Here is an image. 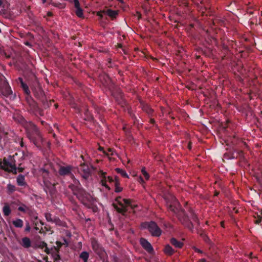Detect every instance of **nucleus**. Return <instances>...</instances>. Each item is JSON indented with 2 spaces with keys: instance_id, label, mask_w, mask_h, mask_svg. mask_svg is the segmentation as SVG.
Wrapping results in <instances>:
<instances>
[{
  "instance_id": "nucleus-1",
  "label": "nucleus",
  "mask_w": 262,
  "mask_h": 262,
  "mask_svg": "<svg viewBox=\"0 0 262 262\" xmlns=\"http://www.w3.org/2000/svg\"><path fill=\"white\" fill-rule=\"evenodd\" d=\"M168 210L174 214L177 215L178 217L182 222L190 230H192L193 225L190 221L189 216L185 211L181 208L180 203L174 196H171V201L167 202Z\"/></svg>"
},
{
  "instance_id": "nucleus-2",
  "label": "nucleus",
  "mask_w": 262,
  "mask_h": 262,
  "mask_svg": "<svg viewBox=\"0 0 262 262\" xmlns=\"http://www.w3.org/2000/svg\"><path fill=\"white\" fill-rule=\"evenodd\" d=\"M25 127L28 139L37 148L41 149L46 143V141L42 138L38 128L32 122L27 123Z\"/></svg>"
},
{
  "instance_id": "nucleus-3",
  "label": "nucleus",
  "mask_w": 262,
  "mask_h": 262,
  "mask_svg": "<svg viewBox=\"0 0 262 262\" xmlns=\"http://www.w3.org/2000/svg\"><path fill=\"white\" fill-rule=\"evenodd\" d=\"M73 184H70L68 187L72 191L73 194L84 206L90 207L92 201V197L81 186L79 181L76 179L73 180Z\"/></svg>"
},
{
  "instance_id": "nucleus-4",
  "label": "nucleus",
  "mask_w": 262,
  "mask_h": 262,
  "mask_svg": "<svg viewBox=\"0 0 262 262\" xmlns=\"http://www.w3.org/2000/svg\"><path fill=\"white\" fill-rule=\"evenodd\" d=\"M141 227L143 229H147L152 236L159 237L161 234L162 231L155 222L142 223Z\"/></svg>"
},
{
  "instance_id": "nucleus-5",
  "label": "nucleus",
  "mask_w": 262,
  "mask_h": 262,
  "mask_svg": "<svg viewBox=\"0 0 262 262\" xmlns=\"http://www.w3.org/2000/svg\"><path fill=\"white\" fill-rule=\"evenodd\" d=\"M33 94L37 99L41 101L45 108L49 107L51 104V102H48L46 99L44 92L40 87L35 88L33 90Z\"/></svg>"
},
{
  "instance_id": "nucleus-6",
  "label": "nucleus",
  "mask_w": 262,
  "mask_h": 262,
  "mask_svg": "<svg viewBox=\"0 0 262 262\" xmlns=\"http://www.w3.org/2000/svg\"><path fill=\"white\" fill-rule=\"evenodd\" d=\"M0 90L4 96L9 97L12 95L11 88L5 79L0 80Z\"/></svg>"
},
{
  "instance_id": "nucleus-7",
  "label": "nucleus",
  "mask_w": 262,
  "mask_h": 262,
  "mask_svg": "<svg viewBox=\"0 0 262 262\" xmlns=\"http://www.w3.org/2000/svg\"><path fill=\"white\" fill-rule=\"evenodd\" d=\"M95 168L93 166H89L85 163L81 164L79 167L80 174L82 177L85 180L88 179L91 175L92 169H94Z\"/></svg>"
},
{
  "instance_id": "nucleus-8",
  "label": "nucleus",
  "mask_w": 262,
  "mask_h": 262,
  "mask_svg": "<svg viewBox=\"0 0 262 262\" xmlns=\"http://www.w3.org/2000/svg\"><path fill=\"white\" fill-rule=\"evenodd\" d=\"M98 173L100 177L101 178V185L104 186L106 189L108 190H111L110 187L106 184L107 181H108L110 183L114 182V179L112 177L110 176L106 177V172H104L102 170H99L98 172Z\"/></svg>"
},
{
  "instance_id": "nucleus-9",
  "label": "nucleus",
  "mask_w": 262,
  "mask_h": 262,
  "mask_svg": "<svg viewBox=\"0 0 262 262\" xmlns=\"http://www.w3.org/2000/svg\"><path fill=\"white\" fill-rule=\"evenodd\" d=\"M1 167L6 171L16 173L17 168L15 164L8 161L6 158L4 159L3 164H1Z\"/></svg>"
},
{
  "instance_id": "nucleus-10",
  "label": "nucleus",
  "mask_w": 262,
  "mask_h": 262,
  "mask_svg": "<svg viewBox=\"0 0 262 262\" xmlns=\"http://www.w3.org/2000/svg\"><path fill=\"white\" fill-rule=\"evenodd\" d=\"M121 199V196H118L115 199V201L120 206V207H119L117 204L115 203L113 204V206L118 213H121L122 215L125 216L127 211V209L126 207L122 203Z\"/></svg>"
},
{
  "instance_id": "nucleus-11",
  "label": "nucleus",
  "mask_w": 262,
  "mask_h": 262,
  "mask_svg": "<svg viewBox=\"0 0 262 262\" xmlns=\"http://www.w3.org/2000/svg\"><path fill=\"white\" fill-rule=\"evenodd\" d=\"M91 245L93 250L101 258L105 255V252L103 248L100 246L96 239H93L91 241Z\"/></svg>"
},
{
  "instance_id": "nucleus-12",
  "label": "nucleus",
  "mask_w": 262,
  "mask_h": 262,
  "mask_svg": "<svg viewBox=\"0 0 262 262\" xmlns=\"http://www.w3.org/2000/svg\"><path fill=\"white\" fill-rule=\"evenodd\" d=\"M28 110L30 113L35 115L39 114L40 116H43V110L38 107L37 103L35 101L28 104Z\"/></svg>"
},
{
  "instance_id": "nucleus-13",
  "label": "nucleus",
  "mask_w": 262,
  "mask_h": 262,
  "mask_svg": "<svg viewBox=\"0 0 262 262\" xmlns=\"http://www.w3.org/2000/svg\"><path fill=\"white\" fill-rule=\"evenodd\" d=\"M140 243L144 249L148 253L150 254L154 253V248L151 244L147 239L142 237L140 239Z\"/></svg>"
},
{
  "instance_id": "nucleus-14",
  "label": "nucleus",
  "mask_w": 262,
  "mask_h": 262,
  "mask_svg": "<svg viewBox=\"0 0 262 262\" xmlns=\"http://www.w3.org/2000/svg\"><path fill=\"white\" fill-rule=\"evenodd\" d=\"M139 102L142 110L146 113L149 117H152L154 113L153 109L142 99H139Z\"/></svg>"
},
{
  "instance_id": "nucleus-15",
  "label": "nucleus",
  "mask_w": 262,
  "mask_h": 262,
  "mask_svg": "<svg viewBox=\"0 0 262 262\" xmlns=\"http://www.w3.org/2000/svg\"><path fill=\"white\" fill-rule=\"evenodd\" d=\"M71 167L68 166H61L59 169V174L61 176H67L71 174Z\"/></svg>"
},
{
  "instance_id": "nucleus-16",
  "label": "nucleus",
  "mask_w": 262,
  "mask_h": 262,
  "mask_svg": "<svg viewBox=\"0 0 262 262\" xmlns=\"http://www.w3.org/2000/svg\"><path fill=\"white\" fill-rule=\"evenodd\" d=\"M103 12L104 14H107L112 20L115 19L118 15V10H113L111 9H107L106 10H103Z\"/></svg>"
},
{
  "instance_id": "nucleus-17",
  "label": "nucleus",
  "mask_w": 262,
  "mask_h": 262,
  "mask_svg": "<svg viewBox=\"0 0 262 262\" xmlns=\"http://www.w3.org/2000/svg\"><path fill=\"white\" fill-rule=\"evenodd\" d=\"M17 82L18 84H20V86L23 89L25 94H30V91L28 86L24 82L23 79L21 77H19L17 80Z\"/></svg>"
},
{
  "instance_id": "nucleus-18",
  "label": "nucleus",
  "mask_w": 262,
  "mask_h": 262,
  "mask_svg": "<svg viewBox=\"0 0 262 262\" xmlns=\"http://www.w3.org/2000/svg\"><path fill=\"white\" fill-rule=\"evenodd\" d=\"M45 216L48 222L52 223H55L56 224H57L60 221L58 217L56 216L52 217V215L50 213H46L45 214Z\"/></svg>"
},
{
  "instance_id": "nucleus-19",
  "label": "nucleus",
  "mask_w": 262,
  "mask_h": 262,
  "mask_svg": "<svg viewBox=\"0 0 262 262\" xmlns=\"http://www.w3.org/2000/svg\"><path fill=\"white\" fill-rule=\"evenodd\" d=\"M170 244L175 248L181 249L184 246V243L178 241L176 238L172 237L170 240Z\"/></svg>"
},
{
  "instance_id": "nucleus-20",
  "label": "nucleus",
  "mask_w": 262,
  "mask_h": 262,
  "mask_svg": "<svg viewBox=\"0 0 262 262\" xmlns=\"http://www.w3.org/2000/svg\"><path fill=\"white\" fill-rule=\"evenodd\" d=\"M17 183L18 186H25L27 183L25 182V177L23 174H19L16 179Z\"/></svg>"
},
{
  "instance_id": "nucleus-21",
  "label": "nucleus",
  "mask_w": 262,
  "mask_h": 262,
  "mask_svg": "<svg viewBox=\"0 0 262 262\" xmlns=\"http://www.w3.org/2000/svg\"><path fill=\"white\" fill-rule=\"evenodd\" d=\"M163 251L166 255L169 256L172 255L175 252V250L169 245H166Z\"/></svg>"
},
{
  "instance_id": "nucleus-22",
  "label": "nucleus",
  "mask_w": 262,
  "mask_h": 262,
  "mask_svg": "<svg viewBox=\"0 0 262 262\" xmlns=\"http://www.w3.org/2000/svg\"><path fill=\"white\" fill-rule=\"evenodd\" d=\"M21 245L25 248H29L31 247V241L28 237H25L22 238Z\"/></svg>"
},
{
  "instance_id": "nucleus-23",
  "label": "nucleus",
  "mask_w": 262,
  "mask_h": 262,
  "mask_svg": "<svg viewBox=\"0 0 262 262\" xmlns=\"http://www.w3.org/2000/svg\"><path fill=\"white\" fill-rule=\"evenodd\" d=\"M84 114L85 116L84 120L86 121H91L93 120V117L87 108H85Z\"/></svg>"
},
{
  "instance_id": "nucleus-24",
  "label": "nucleus",
  "mask_w": 262,
  "mask_h": 262,
  "mask_svg": "<svg viewBox=\"0 0 262 262\" xmlns=\"http://www.w3.org/2000/svg\"><path fill=\"white\" fill-rule=\"evenodd\" d=\"M79 257L83 260V262H88L89 253L86 251H83L80 254Z\"/></svg>"
},
{
  "instance_id": "nucleus-25",
  "label": "nucleus",
  "mask_w": 262,
  "mask_h": 262,
  "mask_svg": "<svg viewBox=\"0 0 262 262\" xmlns=\"http://www.w3.org/2000/svg\"><path fill=\"white\" fill-rule=\"evenodd\" d=\"M13 225L16 228H21L23 226V221L20 219H17L16 220L13 221Z\"/></svg>"
},
{
  "instance_id": "nucleus-26",
  "label": "nucleus",
  "mask_w": 262,
  "mask_h": 262,
  "mask_svg": "<svg viewBox=\"0 0 262 262\" xmlns=\"http://www.w3.org/2000/svg\"><path fill=\"white\" fill-rule=\"evenodd\" d=\"M43 183H44V185H45V187H46V188H44V189L46 191V192H47V189H48L50 191L51 194H52V191H51V186L52 185V184L49 181H47L46 180H43ZM54 186H55V185L53 184V186L54 187Z\"/></svg>"
},
{
  "instance_id": "nucleus-27",
  "label": "nucleus",
  "mask_w": 262,
  "mask_h": 262,
  "mask_svg": "<svg viewBox=\"0 0 262 262\" xmlns=\"http://www.w3.org/2000/svg\"><path fill=\"white\" fill-rule=\"evenodd\" d=\"M7 193L9 194L13 193L16 190L15 186L9 183L7 186Z\"/></svg>"
},
{
  "instance_id": "nucleus-28",
  "label": "nucleus",
  "mask_w": 262,
  "mask_h": 262,
  "mask_svg": "<svg viewBox=\"0 0 262 262\" xmlns=\"http://www.w3.org/2000/svg\"><path fill=\"white\" fill-rule=\"evenodd\" d=\"M49 4L52 5L54 6V7H57V8H59L60 9L64 8L66 7V4H61L60 3H55L53 2V0L50 1Z\"/></svg>"
},
{
  "instance_id": "nucleus-29",
  "label": "nucleus",
  "mask_w": 262,
  "mask_h": 262,
  "mask_svg": "<svg viewBox=\"0 0 262 262\" xmlns=\"http://www.w3.org/2000/svg\"><path fill=\"white\" fill-rule=\"evenodd\" d=\"M3 211L4 215L6 216H9L11 212L10 207L8 205H6L3 207Z\"/></svg>"
},
{
  "instance_id": "nucleus-30",
  "label": "nucleus",
  "mask_w": 262,
  "mask_h": 262,
  "mask_svg": "<svg viewBox=\"0 0 262 262\" xmlns=\"http://www.w3.org/2000/svg\"><path fill=\"white\" fill-rule=\"evenodd\" d=\"M75 14L79 18H83V10L81 8L76 9L75 11Z\"/></svg>"
},
{
  "instance_id": "nucleus-31",
  "label": "nucleus",
  "mask_w": 262,
  "mask_h": 262,
  "mask_svg": "<svg viewBox=\"0 0 262 262\" xmlns=\"http://www.w3.org/2000/svg\"><path fill=\"white\" fill-rule=\"evenodd\" d=\"M115 170L118 173L120 174L123 177L128 178V174L124 170L120 168H117L115 169Z\"/></svg>"
},
{
  "instance_id": "nucleus-32",
  "label": "nucleus",
  "mask_w": 262,
  "mask_h": 262,
  "mask_svg": "<svg viewBox=\"0 0 262 262\" xmlns=\"http://www.w3.org/2000/svg\"><path fill=\"white\" fill-rule=\"evenodd\" d=\"M190 215H191L192 220L194 222H196L198 224H199V219H198L196 215L194 212V211L190 209Z\"/></svg>"
},
{
  "instance_id": "nucleus-33",
  "label": "nucleus",
  "mask_w": 262,
  "mask_h": 262,
  "mask_svg": "<svg viewBox=\"0 0 262 262\" xmlns=\"http://www.w3.org/2000/svg\"><path fill=\"white\" fill-rule=\"evenodd\" d=\"M39 247L41 248H45V252L48 254L50 253V249L48 248L47 244L46 242H41L40 243Z\"/></svg>"
},
{
  "instance_id": "nucleus-34",
  "label": "nucleus",
  "mask_w": 262,
  "mask_h": 262,
  "mask_svg": "<svg viewBox=\"0 0 262 262\" xmlns=\"http://www.w3.org/2000/svg\"><path fill=\"white\" fill-rule=\"evenodd\" d=\"M114 186L115 192L119 193L122 191L123 188L120 186V183H118L117 182H115V184H114Z\"/></svg>"
},
{
  "instance_id": "nucleus-35",
  "label": "nucleus",
  "mask_w": 262,
  "mask_h": 262,
  "mask_svg": "<svg viewBox=\"0 0 262 262\" xmlns=\"http://www.w3.org/2000/svg\"><path fill=\"white\" fill-rule=\"evenodd\" d=\"M18 210L19 211L25 213V212H27L29 210V207H28L26 205H23L22 206L18 207Z\"/></svg>"
},
{
  "instance_id": "nucleus-36",
  "label": "nucleus",
  "mask_w": 262,
  "mask_h": 262,
  "mask_svg": "<svg viewBox=\"0 0 262 262\" xmlns=\"http://www.w3.org/2000/svg\"><path fill=\"white\" fill-rule=\"evenodd\" d=\"M56 244L57 246L56 247L54 246V249H55L56 252H57V253H59L60 248L63 245V244L60 242L57 241L56 242Z\"/></svg>"
},
{
  "instance_id": "nucleus-37",
  "label": "nucleus",
  "mask_w": 262,
  "mask_h": 262,
  "mask_svg": "<svg viewBox=\"0 0 262 262\" xmlns=\"http://www.w3.org/2000/svg\"><path fill=\"white\" fill-rule=\"evenodd\" d=\"M141 172L146 180H148L149 179V175L148 173L146 171L145 167H142L141 169Z\"/></svg>"
},
{
  "instance_id": "nucleus-38",
  "label": "nucleus",
  "mask_w": 262,
  "mask_h": 262,
  "mask_svg": "<svg viewBox=\"0 0 262 262\" xmlns=\"http://www.w3.org/2000/svg\"><path fill=\"white\" fill-rule=\"evenodd\" d=\"M26 101H27V104H29L32 102H33L34 100L32 99V98L31 97V96H30V94H26Z\"/></svg>"
},
{
  "instance_id": "nucleus-39",
  "label": "nucleus",
  "mask_w": 262,
  "mask_h": 262,
  "mask_svg": "<svg viewBox=\"0 0 262 262\" xmlns=\"http://www.w3.org/2000/svg\"><path fill=\"white\" fill-rule=\"evenodd\" d=\"M201 236H202V238L203 239L204 241L206 243H209L210 242V239L208 236H207L204 233H202L201 234Z\"/></svg>"
},
{
  "instance_id": "nucleus-40",
  "label": "nucleus",
  "mask_w": 262,
  "mask_h": 262,
  "mask_svg": "<svg viewBox=\"0 0 262 262\" xmlns=\"http://www.w3.org/2000/svg\"><path fill=\"white\" fill-rule=\"evenodd\" d=\"M74 3V7L76 9L80 8V5L78 0H73V2Z\"/></svg>"
},
{
  "instance_id": "nucleus-41",
  "label": "nucleus",
  "mask_w": 262,
  "mask_h": 262,
  "mask_svg": "<svg viewBox=\"0 0 262 262\" xmlns=\"http://www.w3.org/2000/svg\"><path fill=\"white\" fill-rule=\"evenodd\" d=\"M30 230H31V227H30V226L29 225V223L28 222H27L26 223V227H25V231L27 232H30Z\"/></svg>"
},
{
  "instance_id": "nucleus-42",
  "label": "nucleus",
  "mask_w": 262,
  "mask_h": 262,
  "mask_svg": "<svg viewBox=\"0 0 262 262\" xmlns=\"http://www.w3.org/2000/svg\"><path fill=\"white\" fill-rule=\"evenodd\" d=\"M122 200H123L124 203L125 205H127L128 206H129V205H131V200H130L126 199H123Z\"/></svg>"
},
{
  "instance_id": "nucleus-43",
  "label": "nucleus",
  "mask_w": 262,
  "mask_h": 262,
  "mask_svg": "<svg viewBox=\"0 0 262 262\" xmlns=\"http://www.w3.org/2000/svg\"><path fill=\"white\" fill-rule=\"evenodd\" d=\"M54 261H56L58 260H59L60 259V255L59 254V253H57V252H56V253L55 254V255H54Z\"/></svg>"
},
{
  "instance_id": "nucleus-44",
  "label": "nucleus",
  "mask_w": 262,
  "mask_h": 262,
  "mask_svg": "<svg viewBox=\"0 0 262 262\" xmlns=\"http://www.w3.org/2000/svg\"><path fill=\"white\" fill-rule=\"evenodd\" d=\"M102 13H103V11L98 12L97 13V16L99 17L100 19H102L103 17Z\"/></svg>"
},
{
  "instance_id": "nucleus-45",
  "label": "nucleus",
  "mask_w": 262,
  "mask_h": 262,
  "mask_svg": "<svg viewBox=\"0 0 262 262\" xmlns=\"http://www.w3.org/2000/svg\"><path fill=\"white\" fill-rule=\"evenodd\" d=\"M138 181H139L140 183H141V184H144V183H145V181H144V180L143 178L141 176H140V177L139 178Z\"/></svg>"
},
{
  "instance_id": "nucleus-46",
  "label": "nucleus",
  "mask_w": 262,
  "mask_h": 262,
  "mask_svg": "<svg viewBox=\"0 0 262 262\" xmlns=\"http://www.w3.org/2000/svg\"><path fill=\"white\" fill-rule=\"evenodd\" d=\"M193 249H194V251L195 252H198V253H203V251L202 250H201L200 249H198V248H196L195 247L193 248Z\"/></svg>"
},
{
  "instance_id": "nucleus-47",
  "label": "nucleus",
  "mask_w": 262,
  "mask_h": 262,
  "mask_svg": "<svg viewBox=\"0 0 262 262\" xmlns=\"http://www.w3.org/2000/svg\"><path fill=\"white\" fill-rule=\"evenodd\" d=\"M249 258H250V259H252L253 258H257V257L255 256V257H253L252 256V252H250L249 254H247L246 255Z\"/></svg>"
},
{
  "instance_id": "nucleus-48",
  "label": "nucleus",
  "mask_w": 262,
  "mask_h": 262,
  "mask_svg": "<svg viewBox=\"0 0 262 262\" xmlns=\"http://www.w3.org/2000/svg\"><path fill=\"white\" fill-rule=\"evenodd\" d=\"M2 54L3 55H4L7 58H10L11 57L10 55L9 54H7L5 52H3L2 53Z\"/></svg>"
},
{
  "instance_id": "nucleus-49",
  "label": "nucleus",
  "mask_w": 262,
  "mask_h": 262,
  "mask_svg": "<svg viewBox=\"0 0 262 262\" xmlns=\"http://www.w3.org/2000/svg\"><path fill=\"white\" fill-rule=\"evenodd\" d=\"M2 54L3 55H4L7 58H10L11 57L10 55L9 54H7L5 52H3L2 53Z\"/></svg>"
},
{
  "instance_id": "nucleus-50",
  "label": "nucleus",
  "mask_w": 262,
  "mask_h": 262,
  "mask_svg": "<svg viewBox=\"0 0 262 262\" xmlns=\"http://www.w3.org/2000/svg\"><path fill=\"white\" fill-rule=\"evenodd\" d=\"M63 241H64V243H62L63 244V245H65L66 247H68L69 246V243L68 242V241L66 239V238H63Z\"/></svg>"
},
{
  "instance_id": "nucleus-51",
  "label": "nucleus",
  "mask_w": 262,
  "mask_h": 262,
  "mask_svg": "<svg viewBox=\"0 0 262 262\" xmlns=\"http://www.w3.org/2000/svg\"><path fill=\"white\" fill-rule=\"evenodd\" d=\"M117 182L118 183H120L119 180V178H118V177L116 176V177H115V180H114V184H115V182Z\"/></svg>"
},
{
  "instance_id": "nucleus-52",
  "label": "nucleus",
  "mask_w": 262,
  "mask_h": 262,
  "mask_svg": "<svg viewBox=\"0 0 262 262\" xmlns=\"http://www.w3.org/2000/svg\"><path fill=\"white\" fill-rule=\"evenodd\" d=\"M111 63H112V60H111V58H108V64H107V66H108V67H110H110H111V65H110V64H111Z\"/></svg>"
},
{
  "instance_id": "nucleus-53",
  "label": "nucleus",
  "mask_w": 262,
  "mask_h": 262,
  "mask_svg": "<svg viewBox=\"0 0 262 262\" xmlns=\"http://www.w3.org/2000/svg\"><path fill=\"white\" fill-rule=\"evenodd\" d=\"M149 122H150L151 124H154L155 123V120H154V119L150 118V120H149Z\"/></svg>"
},
{
  "instance_id": "nucleus-54",
  "label": "nucleus",
  "mask_w": 262,
  "mask_h": 262,
  "mask_svg": "<svg viewBox=\"0 0 262 262\" xmlns=\"http://www.w3.org/2000/svg\"><path fill=\"white\" fill-rule=\"evenodd\" d=\"M261 221V219H258L257 220H256L255 222V223L257 224H259Z\"/></svg>"
},
{
  "instance_id": "nucleus-55",
  "label": "nucleus",
  "mask_w": 262,
  "mask_h": 262,
  "mask_svg": "<svg viewBox=\"0 0 262 262\" xmlns=\"http://www.w3.org/2000/svg\"><path fill=\"white\" fill-rule=\"evenodd\" d=\"M129 206L132 209H134L135 208L137 207L138 206L137 205H132L131 204V205H129Z\"/></svg>"
},
{
  "instance_id": "nucleus-56",
  "label": "nucleus",
  "mask_w": 262,
  "mask_h": 262,
  "mask_svg": "<svg viewBox=\"0 0 262 262\" xmlns=\"http://www.w3.org/2000/svg\"><path fill=\"white\" fill-rule=\"evenodd\" d=\"M24 168H23V167H19L18 168V170L19 172H23V170H24Z\"/></svg>"
},
{
  "instance_id": "nucleus-57",
  "label": "nucleus",
  "mask_w": 262,
  "mask_h": 262,
  "mask_svg": "<svg viewBox=\"0 0 262 262\" xmlns=\"http://www.w3.org/2000/svg\"><path fill=\"white\" fill-rule=\"evenodd\" d=\"M3 79H5V77L2 74H0V80L2 81Z\"/></svg>"
},
{
  "instance_id": "nucleus-58",
  "label": "nucleus",
  "mask_w": 262,
  "mask_h": 262,
  "mask_svg": "<svg viewBox=\"0 0 262 262\" xmlns=\"http://www.w3.org/2000/svg\"><path fill=\"white\" fill-rule=\"evenodd\" d=\"M200 262H206V259L205 258H202V259H201L200 260H199Z\"/></svg>"
},
{
  "instance_id": "nucleus-59",
  "label": "nucleus",
  "mask_w": 262,
  "mask_h": 262,
  "mask_svg": "<svg viewBox=\"0 0 262 262\" xmlns=\"http://www.w3.org/2000/svg\"><path fill=\"white\" fill-rule=\"evenodd\" d=\"M47 14L49 16H52L53 15V13L51 12H48Z\"/></svg>"
},
{
  "instance_id": "nucleus-60",
  "label": "nucleus",
  "mask_w": 262,
  "mask_h": 262,
  "mask_svg": "<svg viewBox=\"0 0 262 262\" xmlns=\"http://www.w3.org/2000/svg\"><path fill=\"white\" fill-rule=\"evenodd\" d=\"M47 147L49 148L51 145V143L49 141H48L47 142Z\"/></svg>"
},
{
  "instance_id": "nucleus-61",
  "label": "nucleus",
  "mask_w": 262,
  "mask_h": 262,
  "mask_svg": "<svg viewBox=\"0 0 262 262\" xmlns=\"http://www.w3.org/2000/svg\"><path fill=\"white\" fill-rule=\"evenodd\" d=\"M20 146H21V147H23V146H24V143H23V140H21V142H20Z\"/></svg>"
},
{
  "instance_id": "nucleus-62",
  "label": "nucleus",
  "mask_w": 262,
  "mask_h": 262,
  "mask_svg": "<svg viewBox=\"0 0 262 262\" xmlns=\"http://www.w3.org/2000/svg\"><path fill=\"white\" fill-rule=\"evenodd\" d=\"M43 173H48V171L47 170L43 169Z\"/></svg>"
},
{
  "instance_id": "nucleus-63",
  "label": "nucleus",
  "mask_w": 262,
  "mask_h": 262,
  "mask_svg": "<svg viewBox=\"0 0 262 262\" xmlns=\"http://www.w3.org/2000/svg\"><path fill=\"white\" fill-rule=\"evenodd\" d=\"M118 48H121L122 47V45H121V44H118Z\"/></svg>"
},
{
  "instance_id": "nucleus-64",
  "label": "nucleus",
  "mask_w": 262,
  "mask_h": 262,
  "mask_svg": "<svg viewBox=\"0 0 262 262\" xmlns=\"http://www.w3.org/2000/svg\"><path fill=\"white\" fill-rule=\"evenodd\" d=\"M3 4V2L1 0H0V7H1L2 6Z\"/></svg>"
}]
</instances>
